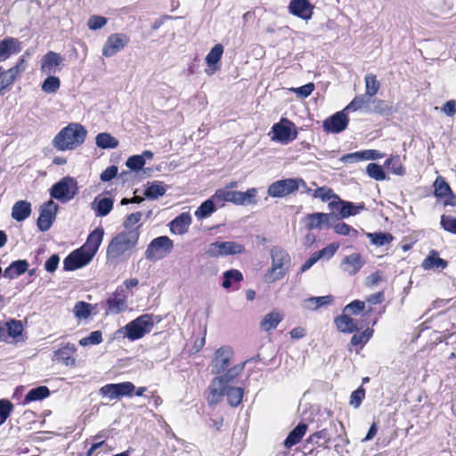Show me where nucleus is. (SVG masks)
<instances>
[{
    "label": "nucleus",
    "instance_id": "obj_25",
    "mask_svg": "<svg viewBox=\"0 0 456 456\" xmlns=\"http://www.w3.org/2000/svg\"><path fill=\"white\" fill-rule=\"evenodd\" d=\"M239 191L222 188L216 191L214 193V200H216L218 207H223L225 202H232L235 205H239Z\"/></svg>",
    "mask_w": 456,
    "mask_h": 456
},
{
    "label": "nucleus",
    "instance_id": "obj_30",
    "mask_svg": "<svg viewBox=\"0 0 456 456\" xmlns=\"http://www.w3.org/2000/svg\"><path fill=\"white\" fill-rule=\"evenodd\" d=\"M283 315L280 312L273 311L265 315L260 322L262 330L265 331L275 329L278 324L282 321Z\"/></svg>",
    "mask_w": 456,
    "mask_h": 456
},
{
    "label": "nucleus",
    "instance_id": "obj_19",
    "mask_svg": "<svg viewBox=\"0 0 456 456\" xmlns=\"http://www.w3.org/2000/svg\"><path fill=\"white\" fill-rule=\"evenodd\" d=\"M364 264L365 261L359 253H353L343 258L340 268L348 275H354L362 269Z\"/></svg>",
    "mask_w": 456,
    "mask_h": 456
},
{
    "label": "nucleus",
    "instance_id": "obj_55",
    "mask_svg": "<svg viewBox=\"0 0 456 456\" xmlns=\"http://www.w3.org/2000/svg\"><path fill=\"white\" fill-rule=\"evenodd\" d=\"M126 165L133 171H139L145 165V161L143 156L134 155L127 159Z\"/></svg>",
    "mask_w": 456,
    "mask_h": 456
},
{
    "label": "nucleus",
    "instance_id": "obj_61",
    "mask_svg": "<svg viewBox=\"0 0 456 456\" xmlns=\"http://www.w3.org/2000/svg\"><path fill=\"white\" fill-rule=\"evenodd\" d=\"M205 254L209 257L224 256L221 248V241L210 243L205 249Z\"/></svg>",
    "mask_w": 456,
    "mask_h": 456
},
{
    "label": "nucleus",
    "instance_id": "obj_34",
    "mask_svg": "<svg viewBox=\"0 0 456 456\" xmlns=\"http://www.w3.org/2000/svg\"><path fill=\"white\" fill-rule=\"evenodd\" d=\"M447 266V262L437 256V253L432 251L430 255L423 261L422 267L425 270L440 269L444 270Z\"/></svg>",
    "mask_w": 456,
    "mask_h": 456
},
{
    "label": "nucleus",
    "instance_id": "obj_2",
    "mask_svg": "<svg viewBox=\"0 0 456 456\" xmlns=\"http://www.w3.org/2000/svg\"><path fill=\"white\" fill-rule=\"evenodd\" d=\"M103 234L102 228L94 229L89 234L86 243L64 259V269L74 271L89 264L102 241Z\"/></svg>",
    "mask_w": 456,
    "mask_h": 456
},
{
    "label": "nucleus",
    "instance_id": "obj_11",
    "mask_svg": "<svg viewBox=\"0 0 456 456\" xmlns=\"http://www.w3.org/2000/svg\"><path fill=\"white\" fill-rule=\"evenodd\" d=\"M383 102L376 100L368 94H360L355 96L352 102L345 108V110L350 111H362L364 113L378 112L379 105Z\"/></svg>",
    "mask_w": 456,
    "mask_h": 456
},
{
    "label": "nucleus",
    "instance_id": "obj_9",
    "mask_svg": "<svg viewBox=\"0 0 456 456\" xmlns=\"http://www.w3.org/2000/svg\"><path fill=\"white\" fill-rule=\"evenodd\" d=\"M174 243L167 236L155 238L145 250V258L150 261H158L165 258L173 249Z\"/></svg>",
    "mask_w": 456,
    "mask_h": 456
},
{
    "label": "nucleus",
    "instance_id": "obj_22",
    "mask_svg": "<svg viewBox=\"0 0 456 456\" xmlns=\"http://www.w3.org/2000/svg\"><path fill=\"white\" fill-rule=\"evenodd\" d=\"M20 51V43L13 37H5L0 41V62L7 60L11 54Z\"/></svg>",
    "mask_w": 456,
    "mask_h": 456
},
{
    "label": "nucleus",
    "instance_id": "obj_51",
    "mask_svg": "<svg viewBox=\"0 0 456 456\" xmlns=\"http://www.w3.org/2000/svg\"><path fill=\"white\" fill-rule=\"evenodd\" d=\"M7 335L10 338H15L21 335L23 331V325L20 321L12 319L6 322Z\"/></svg>",
    "mask_w": 456,
    "mask_h": 456
},
{
    "label": "nucleus",
    "instance_id": "obj_32",
    "mask_svg": "<svg viewBox=\"0 0 456 456\" xmlns=\"http://www.w3.org/2000/svg\"><path fill=\"white\" fill-rule=\"evenodd\" d=\"M338 330L343 333H352L357 330V326L354 320L347 314H342L335 319Z\"/></svg>",
    "mask_w": 456,
    "mask_h": 456
},
{
    "label": "nucleus",
    "instance_id": "obj_12",
    "mask_svg": "<svg viewBox=\"0 0 456 456\" xmlns=\"http://www.w3.org/2000/svg\"><path fill=\"white\" fill-rule=\"evenodd\" d=\"M304 183L302 179L288 178L273 183L267 190L269 196L273 198L285 197L299 188V183Z\"/></svg>",
    "mask_w": 456,
    "mask_h": 456
},
{
    "label": "nucleus",
    "instance_id": "obj_58",
    "mask_svg": "<svg viewBox=\"0 0 456 456\" xmlns=\"http://www.w3.org/2000/svg\"><path fill=\"white\" fill-rule=\"evenodd\" d=\"M106 24L107 19L105 17L98 15L91 16L87 21V26L91 30H97L99 28H102Z\"/></svg>",
    "mask_w": 456,
    "mask_h": 456
},
{
    "label": "nucleus",
    "instance_id": "obj_23",
    "mask_svg": "<svg viewBox=\"0 0 456 456\" xmlns=\"http://www.w3.org/2000/svg\"><path fill=\"white\" fill-rule=\"evenodd\" d=\"M75 345L67 343L65 346L54 352L53 361L61 362L66 366L75 365V359L72 354L76 352Z\"/></svg>",
    "mask_w": 456,
    "mask_h": 456
},
{
    "label": "nucleus",
    "instance_id": "obj_33",
    "mask_svg": "<svg viewBox=\"0 0 456 456\" xmlns=\"http://www.w3.org/2000/svg\"><path fill=\"white\" fill-rule=\"evenodd\" d=\"M223 279L222 287L228 289L240 283L243 280V275L239 270L231 269L224 273Z\"/></svg>",
    "mask_w": 456,
    "mask_h": 456
},
{
    "label": "nucleus",
    "instance_id": "obj_7",
    "mask_svg": "<svg viewBox=\"0 0 456 456\" xmlns=\"http://www.w3.org/2000/svg\"><path fill=\"white\" fill-rule=\"evenodd\" d=\"M77 193V183L72 177L66 176L54 183L50 191L52 198L66 203L71 200Z\"/></svg>",
    "mask_w": 456,
    "mask_h": 456
},
{
    "label": "nucleus",
    "instance_id": "obj_48",
    "mask_svg": "<svg viewBox=\"0 0 456 456\" xmlns=\"http://www.w3.org/2000/svg\"><path fill=\"white\" fill-rule=\"evenodd\" d=\"M21 73L20 69L15 66L6 70L3 69V77L4 78L5 88L8 89L12 86Z\"/></svg>",
    "mask_w": 456,
    "mask_h": 456
},
{
    "label": "nucleus",
    "instance_id": "obj_53",
    "mask_svg": "<svg viewBox=\"0 0 456 456\" xmlns=\"http://www.w3.org/2000/svg\"><path fill=\"white\" fill-rule=\"evenodd\" d=\"M165 192L166 189L161 183H152L145 190L144 195L149 199H157Z\"/></svg>",
    "mask_w": 456,
    "mask_h": 456
},
{
    "label": "nucleus",
    "instance_id": "obj_43",
    "mask_svg": "<svg viewBox=\"0 0 456 456\" xmlns=\"http://www.w3.org/2000/svg\"><path fill=\"white\" fill-rule=\"evenodd\" d=\"M224 53V46L221 44L216 45L206 56L208 66L212 67L219 62Z\"/></svg>",
    "mask_w": 456,
    "mask_h": 456
},
{
    "label": "nucleus",
    "instance_id": "obj_56",
    "mask_svg": "<svg viewBox=\"0 0 456 456\" xmlns=\"http://www.w3.org/2000/svg\"><path fill=\"white\" fill-rule=\"evenodd\" d=\"M334 232L340 235H351L356 237L358 232L346 223H338L333 226Z\"/></svg>",
    "mask_w": 456,
    "mask_h": 456
},
{
    "label": "nucleus",
    "instance_id": "obj_39",
    "mask_svg": "<svg viewBox=\"0 0 456 456\" xmlns=\"http://www.w3.org/2000/svg\"><path fill=\"white\" fill-rule=\"evenodd\" d=\"M61 86V81L59 77L47 75V77L44 80L41 86L42 91L46 94H55Z\"/></svg>",
    "mask_w": 456,
    "mask_h": 456
},
{
    "label": "nucleus",
    "instance_id": "obj_1",
    "mask_svg": "<svg viewBox=\"0 0 456 456\" xmlns=\"http://www.w3.org/2000/svg\"><path fill=\"white\" fill-rule=\"evenodd\" d=\"M246 362L231 367L225 373L213 379L209 385L208 402L216 404L225 396L232 407H237L243 397V388L235 386L234 382L245 368Z\"/></svg>",
    "mask_w": 456,
    "mask_h": 456
},
{
    "label": "nucleus",
    "instance_id": "obj_45",
    "mask_svg": "<svg viewBox=\"0 0 456 456\" xmlns=\"http://www.w3.org/2000/svg\"><path fill=\"white\" fill-rule=\"evenodd\" d=\"M385 164L394 175H403L405 174V168L398 156H394L387 159Z\"/></svg>",
    "mask_w": 456,
    "mask_h": 456
},
{
    "label": "nucleus",
    "instance_id": "obj_42",
    "mask_svg": "<svg viewBox=\"0 0 456 456\" xmlns=\"http://www.w3.org/2000/svg\"><path fill=\"white\" fill-rule=\"evenodd\" d=\"M373 330L368 328L361 333L354 334L350 341L352 346H360L362 348L372 337Z\"/></svg>",
    "mask_w": 456,
    "mask_h": 456
},
{
    "label": "nucleus",
    "instance_id": "obj_24",
    "mask_svg": "<svg viewBox=\"0 0 456 456\" xmlns=\"http://www.w3.org/2000/svg\"><path fill=\"white\" fill-rule=\"evenodd\" d=\"M191 224V216L190 213L183 212L170 222V231L175 234H183L187 232Z\"/></svg>",
    "mask_w": 456,
    "mask_h": 456
},
{
    "label": "nucleus",
    "instance_id": "obj_52",
    "mask_svg": "<svg viewBox=\"0 0 456 456\" xmlns=\"http://www.w3.org/2000/svg\"><path fill=\"white\" fill-rule=\"evenodd\" d=\"M102 341V334L100 330H95L90 333L89 336L83 338L79 340V345L86 346L89 345H99Z\"/></svg>",
    "mask_w": 456,
    "mask_h": 456
},
{
    "label": "nucleus",
    "instance_id": "obj_36",
    "mask_svg": "<svg viewBox=\"0 0 456 456\" xmlns=\"http://www.w3.org/2000/svg\"><path fill=\"white\" fill-rule=\"evenodd\" d=\"M50 395V391L47 387L40 386L36 388H33L28 391L24 398V404H27L30 402L39 401L48 397Z\"/></svg>",
    "mask_w": 456,
    "mask_h": 456
},
{
    "label": "nucleus",
    "instance_id": "obj_40",
    "mask_svg": "<svg viewBox=\"0 0 456 456\" xmlns=\"http://www.w3.org/2000/svg\"><path fill=\"white\" fill-rule=\"evenodd\" d=\"M94 203H96L95 212L97 216H107L113 208V200L110 198H103L98 201L95 200Z\"/></svg>",
    "mask_w": 456,
    "mask_h": 456
},
{
    "label": "nucleus",
    "instance_id": "obj_3",
    "mask_svg": "<svg viewBox=\"0 0 456 456\" xmlns=\"http://www.w3.org/2000/svg\"><path fill=\"white\" fill-rule=\"evenodd\" d=\"M140 232L137 229H130L118 233L107 248V257L118 262L122 257L129 256L138 243Z\"/></svg>",
    "mask_w": 456,
    "mask_h": 456
},
{
    "label": "nucleus",
    "instance_id": "obj_14",
    "mask_svg": "<svg viewBox=\"0 0 456 456\" xmlns=\"http://www.w3.org/2000/svg\"><path fill=\"white\" fill-rule=\"evenodd\" d=\"M129 43V37L123 33H114L108 37L102 47V55L112 57L123 50Z\"/></svg>",
    "mask_w": 456,
    "mask_h": 456
},
{
    "label": "nucleus",
    "instance_id": "obj_64",
    "mask_svg": "<svg viewBox=\"0 0 456 456\" xmlns=\"http://www.w3.org/2000/svg\"><path fill=\"white\" fill-rule=\"evenodd\" d=\"M338 248H339L338 244L331 243L316 253L320 258L326 256H328V258H330L331 256H333L335 255V253L337 252Z\"/></svg>",
    "mask_w": 456,
    "mask_h": 456
},
{
    "label": "nucleus",
    "instance_id": "obj_15",
    "mask_svg": "<svg viewBox=\"0 0 456 456\" xmlns=\"http://www.w3.org/2000/svg\"><path fill=\"white\" fill-rule=\"evenodd\" d=\"M57 209L58 206L53 200H49L40 207L37 227L41 232H46L50 229L55 220Z\"/></svg>",
    "mask_w": 456,
    "mask_h": 456
},
{
    "label": "nucleus",
    "instance_id": "obj_37",
    "mask_svg": "<svg viewBox=\"0 0 456 456\" xmlns=\"http://www.w3.org/2000/svg\"><path fill=\"white\" fill-rule=\"evenodd\" d=\"M366 236L373 245L378 247L387 245L393 240V236L386 232H367Z\"/></svg>",
    "mask_w": 456,
    "mask_h": 456
},
{
    "label": "nucleus",
    "instance_id": "obj_31",
    "mask_svg": "<svg viewBox=\"0 0 456 456\" xmlns=\"http://www.w3.org/2000/svg\"><path fill=\"white\" fill-rule=\"evenodd\" d=\"M334 300L333 296L312 297L304 301V306L309 310H317L322 306L331 304Z\"/></svg>",
    "mask_w": 456,
    "mask_h": 456
},
{
    "label": "nucleus",
    "instance_id": "obj_50",
    "mask_svg": "<svg viewBox=\"0 0 456 456\" xmlns=\"http://www.w3.org/2000/svg\"><path fill=\"white\" fill-rule=\"evenodd\" d=\"M434 188H435V195L439 198L447 196L448 194H450L452 192L449 184L441 176H438L436 179V181L434 183Z\"/></svg>",
    "mask_w": 456,
    "mask_h": 456
},
{
    "label": "nucleus",
    "instance_id": "obj_44",
    "mask_svg": "<svg viewBox=\"0 0 456 456\" xmlns=\"http://www.w3.org/2000/svg\"><path fill=\"white\" fill-rule=\"evenodd\" d=\"M365 80V94L373 97L379 89V82L377 80V77L373 74H367L364 77Z\"/></svg>",
    "mask_w": 456,
    "mask_h": 456
},
{
    "label": "nucleus",
    "instance_id": "obj_28",
    "mask_svg": "<svg viewBox=\"0 0 456 456\" xmlns=\"http://www.w3.org/2000/svg\"><path fill=\"white\" fill-rule=\"evenodd\" d=\"M307 431V425L305 423H299L284 440V446L287 449L297 444Z\"/></svg>",
    "mask_w": 456,
    "mask_h": 456
},
{
    "label": "nucleus",
    "instance_id": "obj_18",
    "mask_svg": "<svg viewBox=\"0 0 456 456\" xmlns=\"http://www.w3.org/2000/svg\"><path fill=\"white\" fill-rule=\"evenodd\" d=\"M64 58L58 53L49 51L40 61V70L45 75H53L61 70Z\"/></svg>",
    "mask_w": 456,
    "mask_h": 456
},
{
    "label": "nucleus",
    "instance_id": "obj_60",
    "mask_svg": "<svg viewBox=\"0 0 456 456\" xmlns=\"http://www.w3.org/2000/svg\"><path fill=\"white\" fill-rule=\"evenodd\" d=\"M314 87L315 86L314 83H308L300 87H292L289 90L294 92L300 98H306L313 93Z\"/></svg>",
    "mask_w": 456,
    "mask_h": 456
},
{
    "label": "nucleus",
    "instance_id": "obj_10",
    "mask_svg": "<svg viewBox=\"0 0 456 456\" xmlns=\"http://www.w3.org/2000/svg\"><path fill=\"white\" fill-rule=\"evenodd\" d=\"M232 358L233 350L231 346H224L216 349L210 363L211 373L218 376L225 373L230 369Z\"/></svg>",
    "mask_w": 456,
    "mask_h": 456
},
{
    "label": "nucleus",
    "instance_id": "obj_5",
    "mask_svg": "<svg viewBox=\"0 0 456 456\" xmlns=\"http://www.w3.org/2000/svg\"><path fill=\"white\" fill-rule=\"evenodd\" d=\"M270 256L272 265L266 270L264 280L267 283H273L286 275L290 266L291 258L285 249L278 246L271 248Z\"/></svg>",
    "mask_w": 456,
    "mask_h": 456
},
{
    "label": "nucleus",
    "instance_id": "obj_29",
    "mask_svg": "<svg viewBox=\"0 0 456 456\" xmlns=\"http://www.w3.org/2000/svg\"><path fill=\"white\" fill-rule=\"evenodd\" d=\"M216 207L218 204L216 203V200H214V195L201 203V205L197 208L194 215L198 220H202L209 217L216 210Z\"/></svg>",
    "mask_w": 456,
    "mask_h": 456
},
{
    "label": "nucleus",
    "instance_id": "obj_16",
    "mask_svg": "<svg viewBox=\"0 0 456 456\" xmlns=\"http://www.w3.org/2000/svg\"><path fill=\"white\" fill-rule=\"evenodd\" d=\"M347 112H349V110H345L344 109L341 111H338L331 117L326 118L323 121V129L326 132L332 134H338L344 131L349 122Z\"/></svg>",
    "mask_w": 456,
    "mask_h": 456
},
{
    "label": "nucleus",
    "instance_id": "obj_6",
    "mask_svg": "<svg viewBox=\"0 0 456 456\" xmlns=\"http://www.w3.org/2000/svg\"><path fill=\"white\" fill-rule=\"evenodd\" d=\"M154 323L152 314H142L128 322L119 332L131 341L138 340L151 331Z\"/></svg>",
    "mask_w": 456,
    "mask_h": 456
},
{
    "label": "nucleus",
    "instance_id": "obj_46",
    "mask_svg": "<svg viewBox=\"0 0 456 456\" xmlns=\"http://www.w3.org/2000/svg\"><path fill=\"white\" fill-rule=\"evenodd\" d=\"M92 310L93 306L91 304L79 301L75 305L73 312L77 319H86L90 316Z\"/></svg>",
    "mask_w": 456,
    "mask_h": 456
},
{
    "label": "nucleus",
    "instance_id": "obj_38",
    "mask_svg": "<svg viewBox=\"0 0 456 456\" xmlns=\"http://www.w3.org/2000/svg\"><path fill=\"white\" fill-rule=\"evenodd\" d=\"M363 208V205H354L349 201H343L339 212L340 218H347L349 216H355Z\"/></svg>",
    "mask_w": 456,
    "mask_h": 456
},
{
    "label": "nucleus",
    "instance_id": "obj_59",
    "mask_svg": "<svg viewBox=\"0 0 456 456\" xmlns=\"http://www.w3.org/2000/svg\"><path fill=\"white\" fill-rule=\"evenodd\" d=\"M441 225L445 231L456 234V218L443 215L441 216Z\"/></svg>",
    "mask_w": 456,
    "mask_h": 456
},
{
    "label": "nucleus",
    "instance_id": "obj_47",
    "mask_svg": "<svg viewBox=\"0 0 456 456\" xmlns=\"http://www.w3.org/2000/svg\"><path fill=\"white\" fill-rule=\"evenodd\" d=\"M366 173L370 178L376 181H384L387 179L386 173L382 167L376 163H370L366 167Z\"/></svg>",
    "mask_w": 456,
    "mask_h": 456
},
{
    "label": "nucleus",
    "instance_id": "obj_35",
    "mask_svg": "<svg viewBox=\"0 0 456 456\" xmlns=\"http://www.w3.org/2000/svg\"><path fill=\"white\" fill-rule=\"evenodd\" d=\"M95 144L101 149H115L118 141L109 133H100L95 137Z\"/></svg>",
    "mask_w": 456,
    "mask_h": 456
},
{
    "label": "nucleus",
    "instance_id": "obj_21",
    "mask_svg": "<svg viewBox=\"0 0 456 456\" xmlns=\"http://www.w3.org/2000/svg\"><path fill=\"white\" fill-rule=\"evenodd\" d=\"M289 12L303 20H309L313 14V7L308 0H291L289 4Z\"/></svg>",
    "mask_w": 456,
    "mask_h": 456
},
{
    "label": "nucleus",
    "instance_id": "obj_26",
    "mask_svg": "<svg viewBox=\"0 0 456 456\" xmlns=\"http://www.w3.org/2000/svg\"><path fill=\"white\" fill-rule=\"evenodd\" d=\"M28 263L27 260H17L10 264L3 273L4 278L13 280L28 271Z\"/></svg>",
    "mask_w": 456,
    "mask_h": 456
},
{
    "label": "nucleus",
    "instance_id": "obj_17",
    "mask_svg": "<svg viewBox=\"0 0 456 456\" xmlns=\"http://www.w3.org/2000/svg\"><path fill=\"white\" fill-rule=\"evenodd\" d=\"M107 314H118L127 309V295L123 288H118L106 300Z\"/></svg>",
    "mask_w": 456,
    "mask_h": 456
},
{
    "label": "nucleus",
    "instance_id": "obj_41",
    "mask_svg": "<svg viewBox=\"0 0 456 456\" xmlns=\"http://www.w3.org/2000/svg\"><path fill=\"white\" fill-rule=\"evenodd\" d=\"M221 248L224 256L241 254L244 247L235 241H221Z\"/></svg>",
    "mask_w": 456,
    "mask_h": 456
},
{
    "label": "nucleus",
    "instance_id": "obj_54",
    "mask_svg": "<svg viewBox=\"0 0 456 456\" xmlns=\"http://www.w3.org/2000/svg\"><path fill=\"white\" fill-rule=\"evenodd\" d=\"M12 410L13 404L9 400H0V426L7 419Z\"/></svg>",
    "mask_w": 456,
    "mask_h": 456
},
{
    "label": "nucleus",
    "instance_id": "obj_8",
    "mask_svg": "<svg viewBox=\"0 0 456 456\" xmlns=\"http://www.w3.org/2000/svg\"><path fill=\"white\" fill-rule=\"evenodd\" d=\"M273 135L271 139L281 144H288L297 137L296 125L286 118H281L272 127Z\"/></svg>",
    "mask_w": 456,
    "mask_h": 456
},
{
    "label": "nucleus",
    "instance_id": "obj_62",
    "mask_svg": "<svg viewBox=\"0 0 456 456\" xmlns=\"http://www.w3.org/2000/svg\"><path fill=\"white\" fill-rule=\"evenodd\" d=\"M364 395H365L364 389L362 387H359L358 389H356L355 391H354L352 393L351 397H350V404L352 406H354V408H358L361 405L362 401L364 398Z\"/></svg>",
    "mask_w": 456,
    "mask_h": 456
},
{
    "label": "nucleus",
    "instance_id": "obj_27",
    "mask_svg": "<svg viewBox=\"0 0 456 456\" xmlns=\"http://www.w3.org/2000/svg\"><path fill=\"white\" fill-rule=\"evenodd\" d=\"M31 214V204L26 200L17 201L12 208V217L21 222L27 219Z\"/></svg>",
    "mask_w": 456,
    "mask_h": 456
},
{
    "label": "nucleus",
    "instance_id": "obj_4",
    "mask_svg": "<svg viewBox=\"0 0 456 456\" xmlns=\"http://www.w3.org/2000/svg\"><path fill=\"white\" fill-rule=\"evenodd\" d=\"M86 134L87 131L81 124L70 123L54 136L52 143L60 151H72L84 143Z\"/></svg>",
    "mask_w": 456,
    "mask_h": 456
},
{
    "label": "nucleus",
    "instance_id": "obj_20",
    "mask_svg": "<svg viewBox=\"0 0 456 456\" xmlns=\"http://www.w3.org/2000/svg\"><path fill=\"white\" fill-rule=\"evenodd\" d=\"M330 214L314 213L305 217V225L307 230L323 229L330 227Z\"/></svg>",
    "mask_w": 456,
    "mask_h": 456
},
{
    "label": "nucleus",
    "instance_id": "obj_63",
    "mask_svg": "<svg viewBox=\"0 0 456 456\" xmlns=\"http://www.w3.org/2000/svg\"><path fill=\"white\" fill-rule=\"evenodd\" d=\"M364 302L360 300H354L345 307L344 312L357 314L364 309Z\"/></svg>",
    "mask_w": 456,
    "mask_h": 456
},
{
    "label": "nucleus",
    "instance_id": "obj_13",
    "mask_svg": "<svg viewBox=\"0 0 456 456\" xmlns=\"http://www.w3.org/2000/svg\"><path fill=\"white\" fill-rule=\"evenodd\" d=\"M134 390V385L126 381L118 384H107L100 388L99 394L110 400H115L122 396H131Z\"/></svg>",
    "mask_w": 456,
    "mask_h": 456
},
{
    "label": "nucleus",
    "instance_id": "obj_57",
    "mask_svg": "<svg viewBox=\"0 0 456 456\" xmlns=\"http://www.w3.org/2000/svg\"><path fill=\"white\" fill-rule=\"evenodd\" d=\"M314 197L322 200V201H329L334 197L333 191L326 186L319 187L314 191Z\"/></svg>",
    "mask_w": 456,
    "mask_h": 456
},
{
    "label": "nucleus",
    "instance_id": "obj_49",
    "mask_svg": "<svg viewBox=\"0 0 456 456\" xmlns=\"http://www.w3.org/2000/svg\"><path fill=\"white\" fill-rule=\"evenodd\" d=\"M239 205H248L256 203L257 190L250 188L246 191H239Z\"/></svg>",
    "mask_w": 456,
    "mask_h": 456
}]
</instances>
